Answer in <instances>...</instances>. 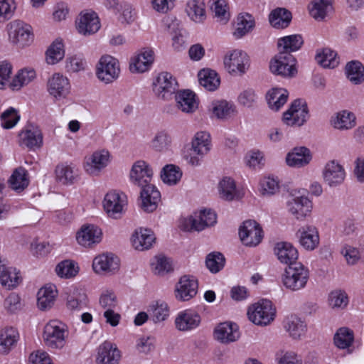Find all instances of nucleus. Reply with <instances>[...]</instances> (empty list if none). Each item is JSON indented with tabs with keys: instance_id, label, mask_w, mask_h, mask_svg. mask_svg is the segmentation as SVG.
<instances>
[{
	"instance_id": "a18cd8bd",
	"label": "nucleus",
	"mask_w": 364,
	"mask_h": 364,
	"mask_svg": "<svg viewBox=\"0 0 364 364\" xmlns=\"http://www.w3.org/2000/svg\"><path fill=\"white\" fill-rule=\"evenodd\" d=\"M289 93L283 88H272L267 94V101L269 108L279 110L287 101Z\"/></svg>"
},
{
	"instance_id": "a19ab883",
	"label": "nucleus",
	"mask_w": 364,
	"mask_h": 364,
	"mask_svg": "<svg viewBox=\"0 0 364 364\" xmlns=\"http://www.w3.org/2000/svg\"><path fill=\"white\" fill-rule=\"evenodd\" d=\"M345 74L352 84L360 85L364 82V65L358 60H351L346 65Z\"/></svg>"
},
{
	"instance_id": "bb28decb",
	"label": "nucleus",
	"mask_w": 364,
	"mask_h": 364,
	"mask_svg": "<svg viewBox=\"0 0 364 364\" xmlns=\"http://www.w3.org/2000/svg\"><path fill=\"white\" fill-rule=\"evenodd\" d=\"M152 176V169L146 162L141 160L133 164L130 171L132 181L139 187L150 183Z\"/></svg>"
},
{
	"instance_id": "37998d69",
	"label": "nucleus",
	"mask_w": 364,
	"mask_h": 364,
	"mask_svg": "<svg viewBox=\"0 0 364 364\" xmlns=\"http://www.w3.org/2000/svg\"><path fill=\"white\" fill-rule=\"evenodd\" d=\"M332 10V0H312L309 5L310 15L317 21L323 20Z\"/></svg>"
},
{
	"instance_id": "473e14b6",
	"label": "nucleus",
	"mask_w": 364,
	"mask_h": 364,
	"mask_svg": "<svg viewBox=\"0 0 364 364\" xmlns=\"http://www.w3.org/2000/svg\"><path fill=\"white\" fill-rule=\"evenodd\" d=\"M331 124L340 131L350 130L356 126V117L351 112L343 110L331 117Z\"/></svg>"
},
{
	"instance_id": "dca6fc26",
	"label": "nucleus",
	"mask_w": 364,
	"mask_h": 364,
	"mask_svg": "<svg viewBox=\"0 0 364 364\" xmlns=\"http://www.w3.org/2000/svg\"><path fill=\"white\" fill-rule=\"evenodd\" d=\"M69 79L60 73L53 74L48 80V93L56 100L65 98L70 91Z\"/></svg>"
},
{
	"instance_id": "c85d7f7f",
	"label": "nucleus",
	"mask_w": 364,
	"mask_h": 364,
	"mask_svg": "<svg viewBox=\"0 0 364 364\" xmlns=\"http://www.w3.org/2000/svg\"><path fill=\"white\" fill-rule=\"evenodd\" d=\"M274 254L278 260L289 266L296 264V261L299 257L297 249L290 242H280L274 247Z\"/></svg>"
},
{
	"instance_id": "49530a36",
	"label": "nucleus",
	"mask_w": 364,
	"mask_h": 364,
	"mask_svg": "<svg viewBox=\"0 0 364 364\" xmlns=\"http://www.w3.org/2000/svg\"><path fill=\"white\" fill-rule=\"evenodd\" d=\"M315 59L321 66L325 68H334L339 64L337 53L328 48L318 50Z\"/></svg>"
},
{
	"instance_id": "393cba45",
	"label": "nucleus",
	"mask_w": 364,
	"mask_h": 364,
	"mask_svg": "<svg viewBox=\"0 0 364 364\" xmlns=\"http://www.w3.org/2000/svg\"><path fill=\"white\" fill-rule=\"evenodd\" d=\"M141 208L148 213L154 211L161 200V193L156 186L150 183L140 186Z\"/></svg>"
},
{
	"instance_id": "4be33fe9",
	"label": "nucleus",
	"mask_w": 364,
	"mask_h": 364,
	"mask_svg": "<svg viewBox=\"0 0 364 364\" xmlns=\"http://www.w3.org/2000/svg\"><path fill=\"white\" fill-rule=\"evenodd\" d=\"M300 245L306 250H314L319 245V234L317 228L311 225H305L296 233Z\"/></svg>"
},
{
	"instance_id": "f8f14e48",
	"label": "nucleus",
	"mask_w": 364,
	"mask_h": 364,
	"mask_svg": "<svg viewBox=\"0 0 364 364\" xmlns=\"http://www.w3.org/2000/svg\"><path fill=\"white\" fill-rule=\"evenodd\" d=\"M239 236L245 245L257 246L262 240L263 231L259 223L249 220L245 221L240 226Z\"/></svg>"
},
{
	"instance_id": "864d4df0",
	"label": "nucleus",
	"mask_w": 364,
	"mask_h": 364,
	"mask_svg": "<svg viewBox=\"0 0 364 364\" xmlns=\"http://www.w3.org/2000/svg\"><path fill=\"white\" fill-rule=\"evenodd\" d=\"M354 341L353 331L348 328L341 327L334 335L335 346L340 349L349 348Z\"/></svg>"
},
{
	"instance_id": "8fccbe9b",
	"label": "nucleus",
	"mask_w": 364,
	"mask_h": 364,
	"mask_svg": "<svg viewBox=\"0 0 364 364\" xmlns=\"http://www.w3.org/2000/svg\"><path fill=\"white\" fill-rule=\"evenodd\" d=\"M186 11L190 18L196 23L202 22L205 18V4L202 0H190Z\"/></svg>"
},
{
	"instance_id": "13d9d810",
	"label": "nucleus",
	"mask_w": 364,
	"mask_h": 364,
	"mask_svg": "<svg viewBox=\"0 0 364 364\" xmlns=\"http://www.w3.org/2000/svg\"><path fill=\"white\" fill-rule=\"evenodd\" d=\"M20 119L18 111L10 107L0 114L1 127L4 129H11L18 124Z\"/></svg>"
},
{
	"instance_id": "cd10ccee",
	"label": "nucleus",
	"mask_w": 364,
	"mask_h": 364,
	"mask_svg": "<svg viewBox=\"0 0 364 364\" xmlns=\"http://www.w3.org/2000/svg\"><path fill=\"white\" fill-rule=\"evenodd\" d=\"M215 338L223 343H229L237 341L240 337L238 326L232 322L218 324L214 330Z\"/></svg>"
},
{
	"instance_id": "680f3d73",
	"label": "nucleus",
	"mask_w": 364,
	"mask_h": 364,
	"mask_svg": "<svg viewBox=\"0 0 364 364\" xmlns=\"http://www.w3.org/2000/svg\"><path fill=\"white\" fill-rule=\"evenodd\" d=\"M3 306L8 314H15L22 310L23 304L20 296L15 292H12L5 298Z\"/></svg>"
},
{
	"instance_id": "c756f323",
	"label": "nucleus",
	"mask_w": 364,
	"mask_h": 364,
	"mask_svg": "<svg viewBox=\"0 0 364 364\" xmlns=\"http://www.w3.org/2000/svg\"><path fill=\"white\" fill-rule=\"evenodd\" d=\"M312 159L310 150L305 146L294 148L286 157L288 166L294 168H301L306 166Z\"/></svg>"
},
{
	"instance_id": "e2e57ef3",
	"label": "nucleus",
	"mask_w": 364,
	"mask_h": 364,
	"mask_svg": "<svg viewBox=\"0 0 364 364\" xmlns=\"http://www.w3.org/2000/svg\"><path fill=\"white\" fill-rule=\"evenodd\" d=\"M78 272V267L71 260H64L58 263L55 267L57 275L61 278H71Z\"/></svg>"
},
{
	"instance_id": "3c124183",
	"label": "nucleus",
	"mask_w": 364,
	"mask_h": 364,
	"mask_svg": "<svg viewBox=\"0 0 364 364\" xmlns=\"http://www.w3.org/2000/svg\"><path fill=\"white\" fill-rule=\"evenodd\" d=\"M36 74L33 69L24 68L18 72L14 76L10 86L14 90H18L27 85L36 78Z\"/></svg>"
},
{
	"instance_id": "f704fd0d",
	"label": "nucleus",
	"mask_w": 364,
	"mask_h": 364,
	"mask_svg": "<svg viewBox=\"0 0 364 364\" xmlns=\"http://www.w3.org/2000/svg\"><path fill=\"white\" fill-rule=\"evenodd\" d=\"M67 306L70 310H80L87 306V297L85 291L72 287L67 291Z\"/></svg>"
},
{
	"instance_id": "aec40b11",
	"label": "nucleus",
	"mask_w": 364,
	"mask_h": 364,
	"mask_svg": "<svg viewBox=\"0 0 364 364\" xmlns=\"http://www.w3.org/2000/svg\"><path fill=\"white\" fill-rule=\"evenodd\" d=\"M9 40L21 46L27 44L31 38V26L21 21H14L7 25Z\"/></svg>"
},
{
	"instance_id": "6e6552de",
	"label": "nucleus",
	"mask_w": 364,
	"mask_h": 364,
	"mask_svg": "<svg viewBox=\"0 0 364 364\" xmlns=\"http://www.w3.org/2000/svg\"><path fill=\"white\" fill-rule=\"evenodd\" d=\"M225 69L232 75H242L250 67V58L247 54L240 50H234L224 58Z\"/></svg>"
},
{
	"instance_id": "bf43d9fd",
	"label": "nucleus",
	"mask_w": 364,
	"mask_h": 364,
	"mask_svg": "<svg viewBox=\"0 0 364 364\" xmlns=\"http://www.w3.org/2000/svg\"><path fill=\"white\" fill-rule=\"evenodd\" d=\"M65 55L64 46L61 41H55L46 51V61L50 65H55Z\"/></svg>"
},
{
	"instance_id": "ddd939ff",
	"label": "nucleus",
	"mask_w": 364,
	"mask_h": 364,
	"mask_svg": "<svg viewBox=\"0 0 364 364\" xmlns=\"http://www.w3.org/2000/svg\"><path fill=\"white\" fill-rule=\"evenodd\" d=\"M178 83L173 75L167 72L159 74L154 82V92L158 97L167 100L177 90Z\"/></svg>"
},
{
	"instance_id": "1a4fd4ad",
	"label": "nucleus",
	"mask_w": 364,
	"mask_h": 364,
	"mask_svg": "<svg viewBox=\"0 0 364 364\" xmlns=\"http://www.w3.org/2000/svg\"><path fill=\"white\" fill-rule=\"evenodd\" d=\"M309 117L307 105L301 100H294L284 113L283 121L289 126H301Z\"/></svg>"
},
{
	"instance_id": "6ab92c4d",
	"label": "nucleus",
	"mask_w": 364,
	"mask_h": 364,
	"mask_svg": "<svg viewBox=\"0 0 364 364\" xmlns=\"http://www.w3.org/2000/svg\"><path fill=\"white\" fill-rule=\"evenodd\" d=\"M109 153L102 149L95 151L90 157L86 159L84 168L85 171L91 176H98L109 162Z\"/></svg>"
},
{
	"instance_id": "338daca9",
	"label": "nucleus",
	"mask_w": 364,
	"mask_h": 364,
	"mask_svg": "<svg viewBox=\"0 0 364 364\" xmlns=\"http://www.w3.org/2000/svg\"><path fill=\"white\" fill-rule=\"evenodd\" d=\"M259 186V192L263 196L274 195L279 188V181L272 177H264L262 178Z\"/></svg>"
},
{
	"instance_id": "79ce46f5",
	"label": "nucleus",
	"mask_w": 364,
	"mask_h": 364,
	"mask_svg": "<svg viewBox=\"0 0 364 364\" xmlns=\"http://www.w3.org/2000/svg\"><path fill=\"white\" fill-rule=\"evenodd\" d=\"M218 194L221 199L231 201L238 197L235 181L230 177H224L218 183Z\"/></svg>"
},
{
	"instance_id": "72a5a7b5",
	"label": "nucleus",
	"mask_w": 364,
	"mask_h": 364,
	"mask_svg": "<svg viewBox=\"0 0 364 364\" xmlns=\"http://www.w3.org/2000/svg\"><path fill=\"white\" fill-rule=\"evenodd\" d=\"M155 241L153 232L149 229L139 228L132 235L133 247L140 251L149 249Z\"/></svg>"
},
{
	"instance_id": "f03ea898",
	"label": "nucleus",
	"mask_w": 364,
	"mask_h": 364,
	"mask_svg": "<svg viewBox=\"0 0 364 364\" xmlns=\"http://www.w3.org/2000/svg\"><path fill=\"white\" fill-rule=\"evenodd\" d=\"M309 278V269L301 263H296L285 268L282 280L287 289L295 291L304 289Z\"/></svg>"
},
{
	"instance_id": "0e129e2a",
	"label": "nucleus",
	"mask_w": 364,
	"mask_h": 364,
	"mask_svg": "<svg viewBox=\"0 0 364 364\" xmlns=\"http://www.w3.org/2000/svg\"><path fill=\"white\" fill-rule=\"evenodd\" d=\"M225 257L220 252H211L208 255L205 259L207 268L212 273H218L225 265Z\"/></svg>"
},
{
	"instance_id": "a878e982",
	"label": "nucleus",
	"mask_w": 364,
	"mask_h": 364,
	"mask_svg": "<svg viewBox=\"0 0 364 364\" xmlns=\"http://www.w3.org/2000/svg\"><path fill=\"white\" fill-rule=\"evenodd\" d=\"M120 359V352L110 342L102 343L97 348L96 355L97 364H118Z\"/></svg>"
},
{
	"instance_id": "412c9836",
	"label": "nucleus",
	"mask_w": 364,
	"mask_h": 364,
	"mask_svg": "<svg viewBox=\"0 0 364 364\" xmlns=\"http://www.w3.org/2000/svg\"><path fill=\"white\" fill-rule=\"evenodd\" d=\"M322 175L324 181L331 187L341 184L346 178V171L342 165L337 161L327 162L323 169Z\"/></svg>"
},
{
	"instance_id": "0eeeda50",
	"label": "nucleus",
	"mask_w": 364,
	"mask_h": 364,
	"mask_svg": "<svg viewBox=\"0 0 364 364\" xmlns=\"http://www.w3.org/2000/svg\"><path fill=\"white\" fill-rule=\"evenodd\" d=\"M217 222V215L211 210H203L195 213L185 218L182 223V228L186 231H201L205 228L215 225Z\"/></svg>"
},
{
	"instance_id": "6e6d98bb",
	"label": "nucleus",
	"mask_w": 364,
	"mask_h": 364,
	"mask_svg": "<svg viewBox=\"0 0 364 364\" xmlns=\"http://www.w3.org/2000/svg\"><path fill=\"white\" fill-rule=\"evenodd\" d=\"M172 139L166 131L158 132L150 142V147L156 151L164 152L171 145Z\"/></svg>"
},
{
	"instance_id": "f3484780",
	"label": "nucleus",
	"mask_w": 364,
	"mask_h": 364,
	"mask_svg": "<svg viewBox=\"0 0 364 364\" xmlns=\"http://www.w3.org/2000/svg\"><path fill=\"white\" fill-rule=\"evenodd\" d=\"M198 288V280L194 276L183 275L176 286V298L181 301H189L197 294Z\"/></svg>"
},
{
	"instance_id": "4468645a",
	"label": "nucleus",
	"mask_w": 364,
	"mask_h": 364,
	"mask_svg": "<svg viewBox=\"0 0 364 364\" xmlns=\"http://www.w3.org/2000/svg\"><path fill=\"white\" fill-rule=\"evenodd\" d=\"M126 204L125 196L117 191L107 193L103 200V207L105 212L109 217L114 219L122 216Z\"/></svg>"
},
{
	"instance_id": "ea45409f",
	"label": "nucleus",
	"mask_w": 364,
	"mask_h": 364,
	"mask_svg": "<svg viewBox=\"0 0 364 364\" xmlns=\"http://www.w3.org/2000/svg\"><path fill=\"white\" fill-rule=\"evenodd\" d=\"M20 282L19 272L12 267H6L0 261V282L1 284L11 289L18 286Z\"/></svg>"
},
{
	"instance_id": "9b49d317",
	"label": "nucleus",
	"mask_w": 364,
	"mask_h": 364,
	"mask_svg": "<svg viewBox=\"0 0 364 364\" xmlns=\"http://www.w3.org/2000/svg\"><path fill=\"white\" fill-rule=\"evenodd\" d=\"M19 145L31 150L38 149L43 144V136L41 129L37 125L29 124L18 134Z\"/></svg>"
},
{
	"instance_id": "c03bdc74",
	"label": "nucleus",
	"mask_w": 364,
	"mask_h": 364,
	"mask_svg": "<svg viewBox=\"0 0 364 364\" xmlns=\"http://www.w3.org/2000/svg\"><path fill=\"white\" fill-rule=\"evenodd\" d=\"M291 20V12L284 8H277L269 16V21L271 26L278 29L287 28Z\"/></svg>"
},
{
	"instance_id": "052dcab7",
	"label": "nucleus",
	"mask_w": 364,
	"mask_h": 364,
	"mask_svg": "<svg viewBox=\"0 0 364 364\" xmlns=\"http://www.w3.org/2000/svg\"><path fill=\"white\" fill-rule=\"evenodd\" d=\"M161 179L168 185H176L182 177V171L178 166L173 164L166 165L161 172Z\"/></svg>"
},
{
	"instance_id": "7ed1b4c3",
	"label": "nucleus",
	"mask_w": 364,
	"mask_h": 364,
	"mask_svg": "<svg viewBox=\"0 0 364 364\" xmlns=\"http://www.w3.org/2000/svg\"><path fill=\"white\" fill-rule=\"evenodd\" d=\"M210 149V134L203 131L198 132L195 134L191 141V151H193V154L186 156V159L189 164L198 166Z\"/></svg>"
},
{
	"instance_id": "58836bf2",
	"label": "nucleus",
	"mask_w": 364,
	"mask_h": 364,
	"mask_svg": "<svg viewBox=\"0 0 364 364\" xmlns=\"http://www.w3.org/2000/svg\"><path fill=\"white\" fill-rule=\"evenodd\" d=\"M10 188L16 193L22 192L29 184L27 171L20 166L16 168L11 175L9 181Z\"/></svg>"
},
{
	"instance_id": "09e8293b",
	"label": "nucleus",
	"mask_w": 364,
	"mask_h": 364,
	"mask_svg": "<svg viewBox=\"0 0 364 364\" xmlns=\"http://www.w3.org/2000/svg\"><path fill=\"white\" fill-rule=\"evenodd\" d=\"M198 78L200 85L209 91L215 90L220 83L217 73L210 69L200 70L198 73Z\"/></svg>"
},
{
	"instance_id": "39448f33",
	"label": "nucleus",
	"mask_w": 364,
	"mask_h": 364,
	"mask_svg": "<svg viewBox=\"0 0 364 364\" xmlns=\"http://www.w3.org/2000/svg\"><path fill=\"white\" fill-rule=\"evenodd\" d=\"M270 71L277 75L292 77L296 73V59L287 52H279L269 63Z\"/></svg>"
},
{
	"instance_id": "4d7b16f0",
	"label": "nucleus",
	"mask_w": 364,
	"mask_h": 364,
	"mask_svg": "<svg viewBox=\"0 0 364 364\" xmlns=\"http://www.w3.org/2000/svg\"><path fill=\"white\" fill-rule=\"evenodd\" d=\"M255 21L248 14L240 15L237 18L235 31L233 33L236 38H240L249 33L254 27Z\"/></svg>"
},
{
	"instance_id": "de8ad7c7",
	"label": "nucleus",
	"mask_w": 364,
	"mask_h": 364,
	"mask_svg": "<svg viewBox=\"0 0 364 364\" xmlns=\"http://www.w3.org/2000/svg\"><path fill=\"white\" fill-rule=\"evenodd\" d=\"M304 43L301 35L294 34L284 36L278 40L277 46L280 52L291 53L298 50Z\"/></svg>"
},
{
	"instance_id": "c9c22d12",
	"label": "nucleus",
	"mask_w": 364,
	"mask_h": 364,
	"mask_svg": "<svg viewBox=\"0 0 364 364\" xmlns=\"http://www.w3.org/2000/svg\"><path fill=\"white\" fill-rule=\"evenodd\" d=\"M19 335L13 327H5L0 331V353L7 354L16 345Z\"/></svg>"
},
{
	"instance_id": "69168bd1",
	"label": "nucleus",
	"mask_w": 364,
	"mask_h": 364,
	"mask_svg": "<svg viewBox=\"0 0 364 364\" xmlns=\"http://www.w3.org/2000/svg\"><path fill=\"white\" fill-rule=\"evenodd\" d=\"M257 100V95L252 88L244 90L237 97V102L239 105L246 108H253L255 107Z\"/></svg>"
},
{
	"instance_id": "4c0bfd02",
	"label": "nucleus",
	"mask_w": 364,
	"mask_h": 364,
	"mask_svg": "<svg viewBox=\"0 0 364 364\" xmlns=\"http://www.w3.org/2000/svg\"><path fill=\"white\" fill-rule=\"evenodd\" d=\"M58 292L55 286L46 285L37 294V304L40 309L46 310L52 307Z\"/></svg>"
},
{
	"instance_id": "9d476101",
	"label": "nucleus",
	"mask_w": 364,
	"mask_h": 364,
	"mask_svg": "<svg viewBox=\"0 0 364 364\" xmlns=\"http://www.w3.org/2000/svg\"><path fill=\"white\" fill-rule=\"evenodd\" d=\"M155 59L153 48L145 47L141 48L133 56L129 63V70L132 73H144L151 70Z\"/></svg>"
},
{
	"instance_id": "a211bd4d",
	"label": "nucleus",
	"mask_w": 364,
	"mask_h": 364,
	"mask_svg": "<svg viewBox=\"0 0 364 364\" xmlns=\"http://www.w3.org/2000/svg\"><path fill=\"white\" fill-rule=\"evenodd\" d=\"M312 208V202L305 196L291 197L287 202L288 212L300 220L310 215Z\"/></svg>"
},
{
	"instance_id": "2f4dec72",
	"label": "nucleus",
	"mask_w": 364,
	"mask_h": 364,
	"mask_svg": "<svg viewBox=\"0 0 364 364\" xmlns=\"http://www.w3.org/2000/svg\"><path fill=\"white\" fill-rule=\"evenodd\" d=\"M283 326L289 336L294 340L301 339L306 331L305 322L295 315L287 317L283 322Z\"/></svg>"
},
{
	"instance_id": "f257e3e1",
	"label": "nucleus",
	"mask_w": 364,
	"mask_h": 364,
	"mask_svg": "<svg viewBox=\"0 0 364 364\" xmlns=\"http://www.w3.org/2000/svg\"><path fill=\"white\" fill-rule=\"evenodd\" d=\"M69 335L67 325L58 320L48 322L44 327L43 341L50 349H62Z\"/></svg>"
},
{
	"instance_id": "e433bc0d",
	"label": "nucleus",
	"mask_w": 364,
	"mask_h": 364,
	"mask_svg": "<svg viewBox=\"0 0 364 364\" xmlns=\"http://www.w3.org/2000/svg\"><path fill=\"white\" fill-rule=\"evenodd\" d=\"M178 107L183 112H194L198 107L196 94L191 90H183L176 95Z\"/></svg>"
},
{
	"instance_id": "5fc2aeb1",
	"label": "nucleus",
	"mask_w": 364,
	"mask_h": 364,
	"mask_svg": "<svg viewBox=\"0 0 364 364\" xmlns=\"http://www.w3.org/2000/svg\"><path fill=\"white\" fill-rule=\"evenodd\" d=\"M57 179L63 184H71L77 176V170L74 166L68 164H59L55 168Z\"/></svg>"
},
{
	"instance_id": "5701e85b",
	"label": "nucleus",
	"mask_w": 364,
	"mask_h": 364,
	"mask_svg": "<svg viewBox=\"0 0 364 364\" xmlns=\"http://www.w3.org/2000/svg\"><path fill=\"white\" fill-rule=\"evenodd\" d=\"M100 28V22L97 14L92 11H82L77 20V29L83 35H91Z\"/></svg>"
},
{
	"instance_id": "20e7f679",
	"label": "nucleus",
	"mask_w": 364,
	"mask_h": 364,
	"mask_svg": "<svg viewBox=\"0 0 364 364\" xmlns=\"http://www.w3.org/2000/svg\"><path fill=\"white\" fill-rule=\"evenodd\" d=\"M120 65L119 60L109 55H102L97 64L96 75L105 84L115 81L119 77Z\"/></svg>"
},
{
	"instance_id": "774afa93",
	"label": "nucleus",
	"mask_w": 364,
	"mask_h": 364,
	"mask_svg": "<svg viewBox=\"0 0 364 364\" xmlns=\"http://www.w3.org/2000/svg\"><path fill=\"white\" fill-rule=\"evenodd\" d=\"M278 364H301V360L293 351L279 350L276 353Z\"/></svg>"
},
{
	"instance_id": "7c9ffc66",
	"label": "nucleus",
	"mask_w": 364,
	"mask_h": 364,
	"mask_svg": "<svg viewBox=\"0 0 364 364\" xmlns=\"http://www.w3.org/2000/svg\"><path fill=\"white\" fill-rule=\"evenodd\" d=\"M119 261L113 254H102L96 257L92 268L96 273L112 272L119 269Z\"/></svg>"
},
{
	"instance_id": "423d86ee",
	"label": "nucleus",
	"mask_w": 364,
	"mask_h": 364,
	"mask_svg": "<svg viewBox=\"0 0 364 364\" xmlns=\"http://www.w3.org/2000/svg\"><path fill=\"white\" fill-rule=\"evenodd\" d=\"M247 315L255 324L266 326L274 319L275 309L271 301L262 299L249 308Z\"/></svg>"
},
{
	"instance_id": "603ef678",
	"label": "nucleus",
	"mask_w": 364,
	"mask_h": 364,
	"mask_svg": "<svg viewBox=\"0 0 364 364\" xmlns=\"http://www.w3.org/2000/svg\"><path fill=\"white\" fill-rule=\"evenodd\" d=\"M148 312L149 319L154 323H158L166 321L169 316V309L164 302H156L149 306Z\"/></svg>"
},
{
	"instance_id": "b1692460",
	"label": "nucleus",
	"mask_w": 364,
	"mask_h": 364,
	"mask_svg": "<svg viewBox=\"0 0 364 364\" xmlns=\"http://www.w3.org/2000/svg\"><path fill=\"white\" fill-rule=\"evenodd\" d=\"M101 230L94 225H84L77 231L76 240L78 244L85 247H91L102 240Z\"/></svg>"
},
{
	"instance_id": "2eb2a0df",
	"label": "nucleus",
	"mask_w": 364,
	"mask_h": 364,
	"mask_svg": "<svg viewBox=\"0 0 364 364\" xmlns=\"http://www.w3.org/2000/svg\"><path fill=\"white\" fill-rule=\"evenodd\" d=\"M200 323V315L191 309L178 312L174 321L176 328L182 332L192 331L198 328Z\"/></svg>"
}]
</instances>
